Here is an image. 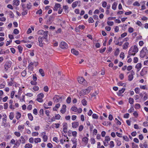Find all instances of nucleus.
<instances>
[{"label": "nucleus", "mask_w": 148, "mask_h": 148, "mask_svg": "<svg viewBox=\"0 0 148 148\" xmlns=\"http://www.w3.org/2000/svg\"><path fill=\"white\" fill-rule=\"evenodd\" d=\"M138 48L136 45L131 47L128 52V54L130 55L134 56L136 53L138 51Z\"/></svg>", "instance_id": "nucleus-1"}, {"label": "nucleus", "mask_w": 148, "mask_h": 148, "mask_svg": "<svg viewBox=\"0 0 148 148\" xmlns=\"http://www.w3.org/2000/svg\"><path fill=\"white\" fill-rule=\"evenodd\" d=\"M48 33V31H44L42 30H39L37 32V34L38 35H43V37L45 40L47 39Z\"/></svg>", "instance_id": "nucleus-2"}, {"label": "nucleus", "mask_w": 148, "mask_h": 148, "mask_svg": "<svg viewBox=\"0 0 148 148\" xmlns=\"http://www.w3.org/2000/svg\"><path fill=\"white\" fill-rule=\"evenodd\" d=\"M91 90V88L89 87L87 89H85L82 90L81 91V93L83 94V95H84L85 94L88 93Z\"/></svg>", "instance_id": "nucleus-3"}, {"label": "nucleus", "mask_w": 148, "mask_h": 148, "mask_svg": "<svg viewBox=\"0 0 148 148\" xmlns=\"http://www.w3.org/2000/svg\"><path fill=\"white\" fill-rule=\"evenodd\" d=\"M54 16L52 15L50 16L46 21L47 24L50 25L52 23L54 20Z\"/></svg>", "instance_id": "nucleus-4"}, {"label": "nucleus", "mask_w": 148, "mask_h": 148, "mask_svg": "<svg viewBox=\"0 0 148 148\" xmlns=\"http://www.w3.org/2000/svg\"><path fill=\"white\" fill-rule=\"evenodd\" d=\"M60 46L62 49H67L68 48V44L64 42H61Z\"/></svg>", "instance_id": "nucleus-5"}, {"label": "nucleus", "mask_w": 148, "mask_h": 148, "mask_svg": "<svg viewBox=\"0 0 148 148\" xmlns=\"http://www.w3.org/2000/svg\"><path fill=\"white\" fill-rule=\"evenodd\" d=\"M44 97V95L42 93L39 94L37 96V100L38 101L41 102L43 100L42 98Z\"/></svg>", "instance_id": "nucleus-6"}, {"label": "nucleus", "mask_w": 148, "mask_h": 148, "mask_svg": "<svg viewBox=\"0 0 148 148\" xmlns=\"http://www.w3.org/2000/svg\"><path fill=\"white\" fill-rule=\"evenodd\" d=\"M11 62L10 61L6 62L4 66L5 70L7 71L8 69L10 68L11 66Z\"/></svg>", "instance_id": "nucleus-7"}, {"label": "nucleus", "mask_w": 148, "mask_h": 148, "mask_svg": "<svg viewBox=\"0 0 148 148\" xmlns=\"http://www.w3.org/2000/svg\"><path fill=\"white\" fill-rule=\"evenodd\" d=\"M44 39L43 37L41 36H39L38 38V41L39 42V45L40 47H42L43 46V43L42 42Z\"/></svg>", "instance_id": "nucleus-8"}, {"label": "nucleus", "mask_w": 148, "mask_h": 148, "mask_svg": "<svg viewBox=\"0 0 148 148\" xmlns=\"http://www.w3.org/2000/svg\"><path fill=\"white\" fill-rule=\"evenodd\" d=\"M131 73L128 76V80L130 81H132L133 78V75L134 74V73L133 71H132L130 72H128L127 73Z\"/></svg>", "instance_id": "nucleus-9"}, {"label": "nucleus", "mask_w": 148, "mask_h": 148, "mask_svg": "<svg viewBox=\"0 0 148 148\" xmlns=\"http://www.w3.org/2000/svg\"><path fill=\"white\" fill-rule=\"evenodd\" d=\"M64 96H61L60 97H59V98H58L57 99H56L53 100L54 102L57 103L58 102H61L62 101V99L63 98Z\"/></svg>", "instance_id": "nucleus-10"}, {"label": "nucleus", "mask_w": 148, "mask_h": 148, "mask_svg": "<svg viewBox=\"0 0 148 148\" xmlns=\"http://www.w3.org/2000/svg\"><path fill=\"white\" fill-rule=\"evenodd\" d=\"M147 71L146 68H143L140 73V74L142 76H143L147 73Z\"/></svg>", "instance_id": "nucleus-11"}, {"label": "nucleus", "mask_w": 148, "mask_h": 148, "mask_svg": "<svg viewBox=\"0 0 148 148\" xmlns=\"http://www.w3.org/2000/svg\"><path fill=\"white\" fill-rule=\"evenodd\" d=\"M72 127L73 128H76L79 125L78 122H74L72 123Z\"/></svg>", "instance_id": "nucleus-12"}, {"label": "nucleus", "mask_w": 148, "mask_h": 148, "mask_svg": "<svg viewBox=\"0 0 148 148\" xmlns=\"http://www.w3.org/2000/svg\"><path fill=\"white\" fill-rule=\"evenodd\" d=\"M78 82L80 84H82L84 81V79L82 77H78L77 78Z\"/></svg>", "instance_id": "nucleus-13"}, {"label": "nucleus", "mask_w": 148, "mask_h": 148, "mask_svg": "<svg viewBox=\"0 0 148 148\" xmlns=\"http://www.w3.org/2000/svg\"><path fill=\"white\" fill-rule=\"evenodd\" d=\"M129 45V43L128 42H126L123 45V49H127Z\"/></svg>", "instance_id": "nucleus-14"}, {"label": "nucleus", "mask_w": 148, "mask_h": 148, "mask_svg": "<svg viewBox=\"0 0 148 148\" xmlns=\"http://www.w3.org/2000/svg\"><path fill=\"white\" fill-rule=\"evenodd\" d=\"M44 134L43 135L42 138L43 139V140L44 142H45L47 141V136H46L45 135L46 134V133L45 132H43L42 133V134Z\"/></svg>", "instance_id": "nucleus-15"}, {"label": "nucleus", "mask_w": 148, "mask_h": 148, "mask_svg": "<svg viewBox=\"0 0 148 148\" xmlns=\"http://www.w3.org/2000/svg\"><path fill=\"white\" fill-rule=\"evenodd\" d=\"M141 63H138L136 66V68L138 69V71H139L141 67Z\"/></svg>", "instance_id": "nucleus-16"}, {"label": "nucleus", "mask_w": 148, "mask_h": 148, "mask_svg": "<svg viewBox=\"0 0 148 148\" xmlns=\"http://www.w3.org/2000/svg\"><path fill=\"white\" fill-rule=\"evenodd\" d=\"M71 53L75 55H77L79 54L78 51L75 50L74 49H72L71 50Z\"/></svg>", "instance_id": "nucleus-17"}, {"label": "nucleus", "mask_w": 148, "mask_h": 148, "mask_svg": "<svg viewBox=\"0 0 148 148\" xmlns=\"http://www.w3.org/2000/svg\"><path fill=\"white\" fill-rule=\"evenodd\" d=\"M20 1L18 0H14L13 3L16 6H18L19 5Z\"/></svg>", "instance_id": "nucleus-18"}, {"label": "nucleus", "mask_w": 148, "mask_h": 148, "mask_svg": "<svg viewBox=\"0 0 148 148\" xmlns=\"http://www.w3.org/2000/svg\"><path fill=\"white\" fill-rule=\"evenodd\" d=\"M60 6V5L59 3H56L55 4L54 8L53 10H54L57 11L58 8H59Z\"/></svg>", "instance_id": "nucleus-19"}, {"label": "nucleus", "mask_w": 148, "mask_h": 148, "mask_svg": "<svg viewBox=\"0 0 148 148\" xmlns=\"http://www.w3.org/2000/svg\"><path fill=\"white\" fill-rule=\"evenodd\" d=\"M146 55V54L144 53L143 51H142L141 50L140 53V56L141 58H143Z\"/></svg>", "instance_id": "nucleus-20"}, {"label": "nucleus", "mask_w": 148, "mask_h": 148, "mask_svg": "<svg viewBox=\"0 0 148 148\" xmlns=\"http://www.w3.org/2000/svg\"><path fill=\"white\" fill-rule=\"evenodd\" d=\"M117 5V3L116 2H114L112 4V8L114 10H115L116 9V7Z\"/></svg>", "instance_id": "nucleus-21"}, {"label": "nucleus", "mask_w": 148, "mask_h": 148, "mask_svg": "<svg viewBox=\"0 0 148 148\" xmlns=\"http://www.w3.org/2000/svg\"><path fill=\"white\" fill-rule=\"evenodd\" d=\"M21 139L20 140V142L22 144H24L25 143V140L23 136H21L20 137Z\"/></svg>", "instance_id": "nucleus-22"}, {"label": "nucleus", "mask_w": 148, "mask_h": 148, "mask_svg": "<svg viewBox=\"0 0 148 148\" xmlns=\"http://www.w3.org/2000/svg\"><path fill=\"white\" fill-rule=\"evenodd\" d=\"M16 118L17 119H19L21 117V115L20 113L19 112H17L16 113Z\"/></svg>", "instance_id": "nucleus-23"}, {"label": "nucleus", "mask_w": 148, "mask_h": 148, "mask_svg": "<svg viewBox=\"0 0 148 148\" xmlns=\"http://www.w3.org/2000/svg\"><path fill=\"white\" fill-rule=\"evenodd\" d=\"M32 147V144L28 143L26 144L25 146V148H31Z\"/></svg>", "instance_id": "nucleus-24"}, {"label": "nucleus", "mask_w": 148, "mask_h": 148, "mask_svg": "<svg viewBox=\"0 0 148 148\" xmlns=\"http://www.w3.org/2000/svg\"><path fill=\"white\" fill-rule=\"evenodd\" d=\"M41 141V139L40 138H35L34 140V142L36 143L40 142Z\"/></svg>", "instance_id": "nucleus-25"}, {"label": "nucleus", "mask_w": 148, "mask_h": 148, "mask_svg": "<svg viewBox=\"0 0 148 148\" xmlns=\"http://www.w3.org/2000/svg\"><path fill=\"white\" fill-rule=\"evenodd\" d=\"M88 138L87 137H84L82 138V141L86 143H88Z\"/></svg>", "instance_id": "nucleus-26"}, {"label": "nucleus", "mask_w": 148, "mask_h": 148, "mask_svg": "<svg viewBox=\"0 0 148 148\" xmlns=\"http://www.w3.org/2000/svg\"><path fill=\"white\" fill-rule=\"evenodd\" d=\"M39 72L42 76H45L44 72L42 69H40Z\"/></svg>", "instance_id": "nucleus-27"}, {"label": "nucleus", "mask_w": 148, "mask_h": 148, "mask_svg": "<svg viewBox=\"0 0 148 148\" xmlns=\"http://www.w3.org/2000/svg\"><path fill=\"white\" fill-rule=\"evenodd\" d=\"M28 117L29 119L31 121L33 120V117L31 113H29L28 114Z\"/></svg>", "instance_id": "nucleus-28"}, {"label": "nucleus", "mask_w": 148, "mask_h": 148, "mask_svg": "<svg viewBox=\"0 0 148 148\" xmlns=\"http://www.w3.org/2000/svg\"><path fill=\"white\" fill-rule=\"evenodd\" d=\"M18 48L19 51V53H21L22 51L23 47H21V46L20 45H18Z\"/></svg>", "instance_id": "nucleus-29"}, {"label": "nucleus", "mask_w": 148, "mask_h": 148, "mask_svg": "<svg viewBox=\"0 0 148 148\" xmlns=\"http://www.w3.org/2000/svg\"><path fill=\"white\" fill-rule=\"evenodd\" d=\"M78 3V1H75L73 2L72 4V7L74 8L76 7Z\"/></svg>", "instance_id": "nucleus-30"}, {"label": "nucleus", "mask_w": 148, "mask_h": 148, "mask_svg": "<svg viewBox=\"0 0 148 148\" xmlns=\"http://www.w3.org/2000/svg\"><path fill=\"white\" fill-rule=\"evenodd\" d=\"M141 50L142 51H143L144 52V53H145L146 54L148 53V50L146 47H144Z\"/></svg>", "instance_id": "nucleus-31"}, {"label": "nucleus", "mask_w": 148, "mask_h": 148, "mask_svg": "<svg viewBox=\"0 0 148 148\" xmlns=\"http://www.w3.org/2000/svg\"><path fill=\"white\" fill-rule=\"evenodd\" d=\"M34 64V63L32 62H30L29 66V69H30L31 70H32L33 69V67L32 66Z\"/></svg>", "instance_id": "nucleus-32"}, {"label": "nucleus", "mask_w": 148, "mask_h": 148, "mask_svg": "<svg viewBox=\"0 0 148 148\" xmlns=\"http://www.w3.org/2000/svg\"><path fill=\"white\" fill-rule=\"evenodd\" d=\"M71 109L72 111L75 112H76L78 110L77 108L75 106L72 107L71 108Z\"/></svg>", "instance_id": "nucleus-33"}, {"label": "nucleus", "mask_w": 148, "mask_h": 148, "mask_svg": "<svg viewBox=\"0 0 148 148\" xmlns=\"http://www.w3.org/2000/svg\"><path fill=\"white\" fill-rule=\"evenodd\" d=\"M129 102L130 104H133L134 102L133 99L132 98H129Z\"/></svg>", "instance_id": "nucleus-34"}, {"label": "nucleus", "mask_w": 148, "mask_h": 148, "mask_svg": "<svg viewBox=\"0 0 148 148\" xmlns=\"http://www.w3.org/2000/svg\"><path fill=\"white\" fill-rule=\"evenodd\" d=\"M14 117V113L13 112H10L9 115V118L10 120H12Z\"/></svg>", "instance_id": "nucleus-35"}, {"label": "nucleus", "mask_w": 148, "mask_h": 148, "mask_svg": "<svg viewBox=\"0 0 148 148\" xmlns=\"http://www.w3.org/2000/svg\"><path fill=\"white\" fill-rule=\"evenodd\" d=\"M82 103L83 106H85L86 105L87 101L85 99H83L82 101Z\"/></svg>", "instance_id": "nucleus-36"}, {"label": "nucleus", "mask_w": 148, "mask_h": 148, "mask_svg": "<svg viewBox=\"0 0 148 148\" xmlns=\"http://www.w3.org/2000/svg\"><path fill=\"white\" fill-rule=\"evenodd\" d=\"M119 49L117 48L116 49L114 53V55L116 56H117L119 54Z\"/></svg>", "instance_id": "nucleus-37"}, {"label": "nucleus", "mask_w": 148, "mask_h": 148, "mask_svg": "<svg viewBox=\"0 0 148 148\" xmlns=\"http://www.w3.org/2000/svg\"><path fill=\"white\" fill-rule=\"evenodd\" d=\"M23 12L22 13V15L23 16H24L26 15L27 13V10H23Z\"/></svg>", "instance_id": "nucleus-38"}, {"label": "nucleus", "mask_w": 148, "mask_h": 148, "mask_svg": "<svg viewBox=\"0 0 148 148\" xmlns=\"http://www.w3.org/2000/svg\"><path fill=\"white\" fill-rule=\"evenodd\" d=\"M110 147L112 148L114 146V143L113 141H111L110 143Z\"/></svg>", "instance_id": "nucleus-39"}, {"label": "nucleus", "mask_w": 148, "mask_h": 148, "mask_svg": "<svg viewBox=\"0 0 148 148\" xmlns=\"http://www.w3.org/2000/svg\"><path fill=\"white\" fill-rule=\"evenodd\" d=\"M124 84H125L124 86H126V84H125L124 83H123L121 82H119L118 83V85L119 86H123Z\"/></svg>", "instance_id": "nucleus-40"}, {"label": "nucleus", "mask_w": 148, "mask_h": 148, "mask_svg": "<svg viewBox=\"0 0 148 148\" xmlns=\"http://www.w3.org/2000/svg\"><path fill=\"white\" fill-rule=\"evenodd\" d=\"M21 75L22 76L25 77L26 75V71L25 70L23 71L21 73Z\"/></svg>", "instance_id": "nucleus-41"}, {"label": "nucleus", "mask_w": 148, "mask_h": 148, "mask_svg": "<svg viewBox=\"0 0 148 148\" xmlns=\"http://www.w3.org/2000/svg\"><path fill=\"white\" fill-rule=\"evenodd\" d=\"M132 148H138V145L133 143H132Z\"/></svg>", "instance_id": "nucleus-42"}, {"label": "nucleus", "mask_w": 148, "mask_h": 148, "mask_svg": "<svg viewBox=\"0 0 148 148\" xmlns=\"http://www.w3.org/2000/svg\"><path fill=\"white\" fill-rule=\"evenodd\" d=\"M66 102L68 103H71V98L70 97H69L67 99H66Z\"/></svg>", "instance_id": "nucleus-43"}, {"label": "nucleus", "mask_w": 148, "mask_h": 148, "mask_svg": "<svg viewBox=\"0 0 148 148\" xmlns=\"http://www.w3.org/2000/svg\"><path fill=\"white\" fill-rule=\"evenodd\" d=\"M110 140V138L109 136H106L104 141L108 142Z\"/></svg>", "instance_id": "nucleus-44"}, {"label": "nucleus", "mask_w": 148, "mask_h": 148, "mask_svg": "<svg viewBox=\"0 0 148 148\" xmlns=\"http://www.w3.org/2000/svg\"><path fill=\"white\" fill-rule=\"evenodd\" d=\"M32 7V5L30 3H28L27 4V8L28 9H30Z\"/></svg>", "instance_id": "nucleus-45"}, {"label": "nucleus", "mask_w": 148, "mask_h": 148, "mask_svg": "<svg viewBox=\"0 0 148 148\" xmlns=\"http://www.w3.org/2000/svg\"><path fill=\"white\" fill-rule=\"evenodd\" d=\"M88 21L89 23H93L94 22V20L91 17H90L89 18Z\"/></svg>", "instance_id": "nucleus-46"}, {"label": "nucleus", "mask_w": 148, "mask_h": 148, "mask_svg": "<svg viewBox=\"0 0 148 148\" xmlns=\"http://www.w3.org/2000/svg\"><path fill=\"white\" fill-rule=\"evenodd\" d=\"M107 5V3L106 1H103L102 3V6L103 8L106 7Z\"/></svg>", "instance_id": "nucleus-47"}, {"label": "nucleus", "mask_w": 148, "mask_h": 148, "mask_svg": "<svg viewBox=\"0 0 148 148\" xmlns=\"http://www.w3.org/2000/svg\"><path fill=\"white\" fill-rule=\"evenodd\" d=\"M99 91H96L92 93V96L95 97L96 96L98 93Z\"/></svg>", "instance_id": "nucleus-48"}, {"label": "nucleus", "mask_w": 148, "mask_h": 148, "mask_svg": "<svg viewBox=\"0 0 148 148\" xmlns=\"http://www.w3.org/2000/svg\"><path fill=\"white\" fill-rule=\"evenodd\" d=\"M19 32V31L18 30L16 29H14V31H13L14 33L15 34H18Z\"/></svg>", "instance_id": "nucleus-49"}, {"label": "nucleus", "mask_w": 148, "mask_h": 148, "mask_svg": "<svg viewBox=\"0 0 148 148\" xmlns=\"http://www.w3.org/2000/svg\"><path fill=\"white\" fill-rule=\"evenodd\" d=\"M124 57V53L123 52H122L121 53L120 55V58H122V59H123Z\"/></svg>", "instance_id": "nucleus-50"}, {"label": "nucleus", "mask_w": 148, "mask_h": 148, "mask_svg": "<svg viewBox=\"0 0 148 148\" xmlns=\"http://www.w3.org/2000/svg\"><path fill=\"white\" fill-rule=\"evenodd\" d=\"M125 89V88H123L121 89L120 90H119V94H121L124 92Z\"/></svg>", "instance_id": "nucleus-51"}, {"label": "nucleus", "mask_w": 148, "mask_h": 148, "mask_svg": "<svg viewBox=\"0 0 148 148\" xmlns=\"http://www.w3.org/2000/svg\"><path fill=\"white\" fill-rule=\"evenodd\" d=\"M134 31V29L132 27H130L128 29V32L130 33H131Z\"/></svg>", "instance_id": "nucleus-52"}, {"label": "nucleus", "mask_w": 148, "mask_h": 148, "mask_svg": "<svg viewBox=\"0 0 148 148\" xmlns=\"http://www.w3.org/2000/svg\"><path fill=\"white\" fill-rule=\"evenodd\" d=\"M135 91L136 93L138 94L139 93V88H136L135 89Z\"/></svg>", "instance_id": "nucleus-53"}, {"label": "nucleus", "mask_w": 148, "mask_h": 148, "mask_svg": "<svg viewBox=\"0 0 148 148\" xmlns=\"http://www.w3.org/2000/svg\"><path fill=\"white\" fill-rule=\"evenodd\" d=\"M107 24L109 26H112L113 25L114 23L113 22L108 21L107 22Z\"/></svg>", "instance_id": "nucleus-54"}, {"label": "nucleus", "mask_w": 148, "mask_h": 148, "mask_svg": "<svg viewBox=\"0 0 148 148\" xmlns=\"http://www.w3.org/2000/svg\"><path fill=\"white\" fill-rule=\"evenodd\" d=\"M45 92H47L48 91L49 88L47 86H45L43 88Z\"/></svg>", "instance_id": "nucleus-55"}, {"label": "nucleus", "mask_w": 148, "mask_h": 148, "mask_svg": "<svg viewBox=\"0 0 148 148\" xmlns=\"http://www.w3.org/2000/svg\"><path fill=\"white\" fill-rule=\"evenodd\" d=\"M133 5L134 6L136 5L137 6H139L140 5V4L138 1H136L133 3Z\"/></svg>", "instance_id": "nucleus-56"}, {"label": "nucleus", "mask_w": 148, "mask_h": 148, "mask_svg": "<svg viewBox=\"0 0 148 148\" xmlns=\"http://www.w3.org/2000/svg\"><path fill=\"white\" fill-rule=\"evenodd\" d=\"M33 136H38V133L37 132H33L32 134Z\"/></svg>", "instance_id": "nucleus-57"}, {"label": "nucleus", "mask_w": 148, "mask_h": 148, "mask_svg": "<svg viewBox=\"0 0 148 148\" xmlns=\"http://www.w3.org/2000/svg\"><path fill=\"white\" fill-rule=\"evenodd\" d=\"M84 128V127L83 125H80L79 128V130L80 132H81L82 131V130H83Z\"/></svg>", "instance_id": "nucleus-58"}, {"label": "nucleus", "mask_w": 148, "mask_h": 148, "mask_svg": "<svg viewBox=\"0 0 148 148\" xmlns=\"http://www.w3.org/2000/svg\"><path fill=\"white\" fill-rule=\"evenodd\" d=\"M14 134L17 137H19L21 135L20 133L19 132H15Z\"/></svg>", "instance_id": "nucleus-59"}, {"label": "nucleus", "mask_w": 148, "mask_h": 148, "mask_svg": "<svg viewBox=\"0 0 148 148\" xmlns=\"http://www.w3.org/2000/svg\"><path fill=\"white\" fill-rule=\"evenodd\" d=\"M42 10L40 9L39 10H38L36 12V14H42Z\"/></svg>", "instance_id": "nucleus-60"}, {"label": "nucleus", "mask_w": 148, "mask_h": 148, "mask_svg": "<svg viewBox=\"0 0 148 148\" xmlns=\"http://www.w3.org/2000/svg\"><path fill=\"white\" fill-rule=\"evenodd\" d=\"M53 141L56 142L57 143H58V138L57 137H54L53 138Z\"/></svg>", "instance_id": "nucleus-61"}, {"label": "nucleus", "mask_w": 148, "mask_h": 148, "mask_svg": "<svg viewBox=\"0 0 148 148\" xmlns=\"http://www.w3.org/2000/svg\"><path fill=\"white\" fill-rule=\"evenodd\" d=\"M34 138H33L31 137L29 139V142L31 143H32L34 142Z\"/></svg>", "instance_id": "nucleus-62"}, {"label": "nucleus", "mask_w": 148, "mask_h": 148, "mask_svg": "<svg viewBox=\"0 0 148 148\" xmlns=\"http://www.w3.org/2000/svg\"><path fill=\"white\" fill-rule=\"evenodd\" d=\"M119 77L120 78L121 80H122L124 78V75L122 73H121Z\"/></svg>", "instance_id": "nucleus-63"}, {"label": "nucleus", "mask_w": 148, "mask_h": 148, "mask_svg": "<svg viewBox=\"0 0 148 148\" xmlns=\"http://www.w3.org/2000/svg\"><path fill=\"white\" fill-rule=\"evenodd\" d=\"M138 61V59L137 57H135L134 59V63H136Z\"/></svg>", "instance_id": "nucleus-64"}]
</instances>
